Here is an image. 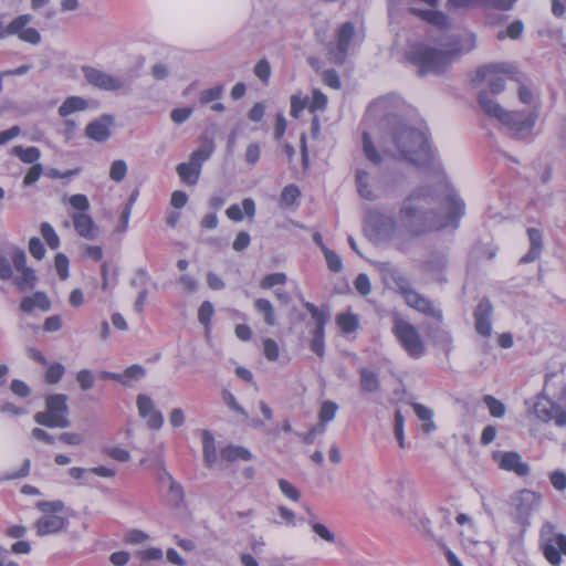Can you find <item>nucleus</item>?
<instances>
[{"mask_svg":"<svg viewBox=\"0 0 566 566\" xmlns=\"http://www.w3.org/2000/svg\"><path fill=\"white\" fill-rule=\"evenodd\" d=\"M304 307L315 321V328L313 331H324L325 324L328 321V314L310 302H305Z\"/></svg>","mask_w":566,"mask_h":566,"instance_id":"obj_37","label":"nucleus"},{"mask_svg":"<svg viewBox=\"0 0 566 566\" xmlns=\"http://www.w3.org/2000/svg\"><path fill=\"white\" fill-rule=\"evenodd\" d=\"M369 175L364 170H358L356 174L357 189L361 198L374 201L378 198V195L369 184Z\"/></svg>","mask_w":566,"mask_h":566,"instance_id":"obj_31","label":"nucleus"},{"mask_svg":"<svg viewBox=\"0 0 566 566\" xmlns=\"http://www.w3.org/2000/svg\"><path fill=\"white\" fill-rule=\"evenodd\" d=\"M405 301L407 305L416 311L430 316L438 322L442 321V311L438 308L431 300L419 294L417 291L409 292Z\"/></svg>","mask_w":566,"mask_h":566,"instance_id":"obj_15","label":"nucleus"},{"mask_svg":"<svg viewBox=\"0 0 566 566\" xmlns=\"http://www.w3.org/2000/svg\"><path fill=\"white\" fill-rule=\"evenodd\" d=\"M434 202L432 190L421 187L412 191L399 209L398 222L410 235H420L427 231L443 229L453 224L464 213V203L455 195H450L443 202L446 214H437L431 206Z\"/></svg>","mask_w":566,"mask_h":566,"instance_id":"obj_1","label":"nucleus"},{"mask_svg":"<svg viewBox=\"0 0 566 566\" xmlns=\"http://www.w3.org/2000/svg\"><path fill=\"white\" fill-rule=\"evenodd\" d=\"M263 353L269 360L275 361L280 355V349L276 342L272 338H265L263 340Z\"/></svg>","mask_w":566,"mask_h":566,"instance_id":"obj_58","label":"nucleus"},{"mask_svg":"<svg viewBox=\"0 0 566 566\" xmlns=\"http://www.w3.org/2000/svg\"><path fill=\"white\" fill-rule=\"evenodd\" d=\"M380 271L385 279L390 280L397 286L405 300L407 298L409 292H415V290L410 286L409 280L406 277V275L391 263H382Z\"/></svg>","mask_w":566,"mask_h":566,"instance_id":"obj_18","label":"nucleus"},{"mask_svg":"<svg viewBox=\"0 0 566 566\" xmlns=\"http://www.w3.org/2000/svg\"><path fill=\"white\" fill-rule=\"evenodd\" d=\"M566 379L563 373L545 376L544 388L537 395L534 413L543 422L554 420L558 427L566 426Z\"/></svg>","mask_w":566,"mask_h":566,"instance_id":"obj_4","label":"nucleus"},{"mask_svg":"<svg viewBox=\"0 0 566 566\" xmlns=\"http://www.w3.org/2000/svg\"><path fill=\"white\" fill-rule=\"evenodd\" d=\"M69 202L72 208L81 211L80 213H85L90 209V201L85 195H73L69 198Z\"/></svg>","mask_w":566,"mask_h":566,"instance_id":"obj_60","label":"nucleus"},{"mask_svg":"<svg viewBox=\"0 0 566 566\" xmlns=\"http://www.w3.org/2000/svg\"><path fill=\"white\" fill-rule=\"evenodd\" d=\"M493 313V306L488 298H482L475 311H474V319H475V331L484 337L491 335L492 324L491 316Z\"/></svg>","mask_w":566,"mask_h":566,"instance_id":"obj_16","label":"nucleus"},{"mask_svg":"<svg viewBox=\"0 0 566 566\" xmlns=\"http://www.w3.org/2000/svg\"><path fill=\"white\" fill-rule=\"evenodd\" d=\"M337 325L343 333H352L358 327V318L356 315L350 313H340L336 318Z\"/></svg>","mask_w":566,"mask_h":566,"instance_id":"obj_39","label":"nucleus"},{"mask_svg":"<svg viewBox=\"0 0 566 566\" xmlns=\"http://www.w3.org/2000/svg\"><path fill=\"white\" fill-rule=\"evenodd\" d=\"M72 219L74 229L80 237L87 240H94L97 237L98 228L88 214L74 213Z\"/></svg>","mask_w":566,"mask_h":566,"instance_id":"obj_22","label":"nucleus"},{"mask_svg":"<svg viewBox=\"0 0 566 566\" xmlns=\"http://www.w3.org/2000/svg\"><path fill=\"white\" fill-rule=\"evenodd\" d=\"M298 196H300L298 188L294 185H289L283 188L281 196H280V201L284 206H291L295 202V200L298 198Z\"/></svg>","mask_w":566,"mask_h":566,"instance_id":"obj_51","label":"nucleus"},{"mask_svg":"<svg viewBox=\"0 0 566 566\" xmlns=\"http://www.w3.org/2000/svg\"><path fill=\"white\" fill-rule=\"evenodd\" d=\"M354 285L356 291L363 296H366L371 292V284L369 277L365 273H360L357 275Z\"/></svg>","mask_w":566,"mask_h":566,"instance_id":"obj_59","label":"nucleus"},{"mask_svg":"<svg viewBox=\"0 0 566 566\" xmlns=\"http://www.w3.org/2000/svg\"><path fill=\"white\" fill-rule=\"evenodd\" d=\"M40 231H41L42 237L46 241L48 245L52 250H55L59 248V245H60L59 235L56 234L55 230L53 229V227L50 223H48V222L41 223Z\"/></svg>","mask_w":566,"mask_h":566,"instance_id":"obj_41","label":"nucleus"},{"mask_svg":"<svg viewBox=\"0 0 566 566\" xmlns=\"http://www.w3.org/2000/svg\"><path fill=\"white\" fill-rule=\"evenodd\" d=\"M255 76L263 83H268L271 76V65L268 60H260L254 66Z\"/></svg>","mask_w":566,"mask_h":566,"instance_id":"obj_56","label":"nucleus"},{"mask_svg":"<svg viewBox=\"0 0 566 566\" xmlns=\"http://www.w3.org/2000/svg\"><path fill=\"white\" fill-rule=\"evenodd\" d=\"M403 422L405 418L400 410L395 412L394 433L401 449L406 448L405 436H403Z\"/></svg>","mask_w":566,"mask_h":566,"instance_id":"obj_48","label":"nucleus"},{"mask_svg":"<svg viewBox=\"0 0 566 566\" xmlns=\"http://www.w3.org/2000/svg\"><path fill=\"white\" fill-rule=\"evenodd\" d=\"M54 265L59 277L61 280H66L69 277V259L66 255L57 253L54 259Z\"/></svg>","mask_w":566,"mask_h":566,"instance_id":"obj_54","label":"nucleus"},{"mask_svg":"<svg viewBox=\"0 0 566 566\" xmlns=\"http://www.w3.org/2000/svg\"><path fill=\"white\" fill-rule=\"evenodd\" d=\"M366 222L371 227L378 237L391 239L400 228L399 222L392 217L377 210H369L366 214Z\"/></svg>","mask_w":566,"mask_h":566,"instance_id":"obj_12","label":"nucleus"},{"mask_svg":"<svg viewBox=\"0 0 566 566\" xmlns=\"http://www.w3.org/2000/svg\"><path fill=\"white\" fill-rule=\"evenodd\" d=\"M64 366L60 363L52 364L45 373V381L48 384H57L64 375Z\"/></svg>","mask_w":566,"mask_h":566,"instance_id":"obj_50","label":"nucleus"},{"mask_svg":"<svg viewBox=\"0 0 566 566\" xmlns=\"http://www.w3.org/2000/svg\"><path fill=\"white\" fill-rule=\"evenodd\" d=\"M549 481L557 491L566 490V473L560 470H556L551 473Z\"/></svg>","mask_w":566,"mask_h":566,"instance_id":"obj_64","label":"nucleus"},{"mask_svg":"<svg viewBox=\"0 0 566 566\" xmlns=\"http://www.w3.org/2000/svg\"><path fill=\"white\" fill-rule=\"evenodd\" d=\"M176 171L182 182L195 186L199 180L201 168L189 160V163L179 164Z\"/></svg>","mask_w":566,"mask_h":566,"instance_id":"obj_28","label":"nucleus"},{"mask_svg":"<svg viewBox=\"0 0 566 566\" xmlns=\"http://www.w3.org/2000/svg\"><path fill=\"white\" fill-rule=\"evenodd\" d=\"M11 151L14 156H17L21 161L25 164H34L41 156L40 149L34 146H30L27 148L22 146H14Z\"/></svg>","mask_w":566,"mask_h":566,"instance_id":"obj_36","label":"nucleus"},{"mask_svg":"<svg viewBox=\"0 0 566 566\" xmlns=\"http://www.w3.org/2000/svg\"><path fill=\"white\" fill-rule=\"evenodd\" d=\"M326 103H327V97L325 94H323L321 91L318 90H314L313 91V95H312V101L308 105V108L312 113L318 111V109H324L325 106H326Z\"/></svg>","mask_w":566,"mask_h":566,"instance_id":"obj_61","label":"nucleus"},{"mask_svg":"<svg viewBox=\"0 0 566 566\" xmlns=\"http://www.w3.org/2000/svg\"><path fill=\"white\" fill-rule=\"evenodd\" d=\"M392 332L410 357L420 358L424 355V344L412 324L402 318H397Z\"/></svg>","mask_w":566,"mask_h":566,"instance_id":"obj_9","label":"nucleus"},{"mask_svg":"<svg viewBox=\"0 0 566 566\" xmlns=\"http://www.w3.org/2000/svg\"><path fill=\"white\" fill-rule=\"evenodd\" d=\"M363 149L366 158L375 165L381 163V156L375 148L371 137L367 132L363 133Z\"/></svg>","mask_w":566,"mask_h":566,"instance_id":"obj_38","label":"nucleus"},{"mask_svg":"<svg viewBox=\"0 0 566 566\" xmlns=\"http://www.w3.org/2000/svg\"><path fill=\"white\" fill-rule=\"evenodd\" d=\"M277 484H279L281 492L287 499L295 501V502L300 500V496H301L300 491L293 484H291L289 481H286L284 479H280Z\"/></svg>","mask_w":566,"mask_h":566,"instance_id":"obj_57","label":"nucleus"},{"mask_svg":"<svg viewBox=\"0 0 566 566\" xmlns=\"http://www.w3.org/2000/svg\"><path fill=\"white\" fill-rule=\"evenodd\" d=\"M113 124L114 117L112 115L104 114L86 126L85 135L97 143L106 142L111 136V126Z\"/></svg>","mask_w":566,"mask_h":566,"instance_id":"obj_17","label":"nucleus"},{"mask_svg":"<svg viewBox=\"0 0 566 566\" xmlns=\"http://www.w3.org/2000/svg\"><path fill=\"white\" fill-rule=\"evenodd\" d=\"M499 465L503 470L513 471L518 476H526L530 473V465L523 462L516 452L502 453Z\"/></svg>","mask_w":566,"mask_h":566,"instance_id":"obj_21","label":"nucleus"},{"mask_svg":"<svg viewBox=\"0 0 566 566\" xmlns=\"http://www.w3.org/2000/svg\"><path fill=\"white\" fill-rule=\"evenodd\" d=\"M517 0H448L453 8L491 7L499 10H511Z\"/></svg>","mask_w":566,"mask_h":566,"instance_id":"obj_20","label":"nucleus"},{"mask_svg":"<svg viewBox=\"0 0 566 566\" xmlns=\"http://www.w3.org/2000/svg\"><path fill=\"white\" fill-rule=\"evenodd\" d=\"M66 525L67 518L55 514H48L35 522V530L39 536H45L64 530Z\"/></svg>","mask_w":566,"mask_h":566,"instance_id":"obj_19","label":"nucleus"},{"mask_svg":"<svg viewBox=\"0 0 566 566\" xmlns=\"http://www.w3.org/2000/svg\"><path fill=\"white\" fill-rule=\"evenodd\" d=\"M34 308L48 312L51 308V301L44 292L38 291L32 296H25L20 303V310L31 313Z\"/></svg>","mask_w":566,"mask_h":566,"instance_id":"obj_25","label":"nucleus"},{"mask_svg":"<svg viewBox=\"0 0 566 566\" xmlns=\"http://www.w3.org/2000/svg\"><path fill=\"white\" fill-rule=\"evenodd\" d=\"M165 474L167 475V481L169 482V492L171 500L175 502V504H179L184 500L182 488L172 479V476L168 472H165Z\"/></svg>","mask_w":566,"mask_h":566,"instance_id":"obj_55","label":"nucleus"},{"mask_svg":"<svg viewBox=\"0 0 566 566\" xmlns=\"http://www.w3.org/2000/svg\"><path fill=\"white\" fill-rule=\"evenodd\" d=\"M359 384L361 390L365 392H376L380 389V381L377 373L368 368H360Z\"/></svg>","mask_w":566,"mask_h":566,"instance_id":"obj_30","label":"nucleus"},{"mask_svg":"<svg viewBox=\"0 0 566 566\" xmlns=\"http://www.w3.org/2000/svg\"><path fill=\"white\" fill-rule=\"evenodd\" d=\"M307 523L311 525L313 532L319 536L323 541L328 543L335 542V534L327 528L324 524L316 522V521H307Z\"/></svg>","mask_w":566,"mask_h":566,"instance_id":"obj_46","label":"nucleus"},{"mask_svg":"<svg viewBox=\"0 0 566 566\" xmlns=\"http://www.w3.org/2000/svg\"><path fill=\"white\" fill-rule=\"evenodd\" d=\"M338 406L336 402L329 400L324 401L318 413L321 424L332 421L335 418Z\"/></svg>","mask_w":566,"mask_h":566,"instance_id":"obj_40","label":"nucleus"},{"mask_svg":"<svg viewBox=\"0 0 566 566\" xmlns=\"http://www.w3.org/2000/svg\"><path fill=\"white\" fill-rule=\"evenodd\" d=\"M36 507L44 513V515L48 514H55L62 512L64 510V503L60 500L56 501H40L36 503Z\"/></svg>","mask_w":566,"mask_h":566,"instance_id":"obj_44","label":"nucleus"},{"mask_svg":"<svg viewBox=\"0 0 566 566\" xmlns=\"http://www.w3.org/2000/svg\"><path fill=\"white\" fill-rule=\"evenodd\" d=\"M355 35V25L352 22H345L338 30L337 50L342 55V61L349 49L350 41Z\"/></svg>","mask_w":566,"mask_h":566,"instance_id":"obj_29","label":"nucleus"},{"mask_svg":"<svg viewBox=\"0 0 566 566\" xmlns=\"http://www.w3.org/2000/svg\"><path fill=\"white\" fill-rule=\"evenodd\" d=\"M388 137L392 147H389L384 138L381 143L384 154L398 157L417 167H434L436 157L423 132L401 123Z\"/></svg>","mask_w":566,"mask_h":566,"instance_id":"obj_2","label":"nucleus"},{"mask_svg":"<svg viewBox=\"0 0 566 566\" xmlns=\"http://www.w3.org/2000/svg\"><path fill=\"white\" fill-rule=\"evenodd\" d=\"M255 310L263 315L264 322L269 326L276 325V317L272 303L266 298H256L254 301Z\"/></svg>","mask_w":566,"mask_h":566,"instance_id":"obj_35","label":"nucleus"},{"mask_svg":"<svg viewBox=\"0 0 566 566\" xmlns=\"http://www.w3.org/2000/svg\"><path fill=\"white\" fill-rule=\"evenodd\" d=\"M220 454H221L222 459H224L229 462H233L237 460H242V461L252 460L251 452L247 448H243L240 446H227L226 448H223L221 450Z\"/></svg>","mask_w":566,"mask_h":566,"instance_id":"obj_33","label":"nucleus"},{"mask_svg":"<svg viewBox=\"0 0 566 566\" xmlns=\"http://www.w3.org/2000/svg\"><path fill=\"white\" fill-rule=\"evenodd\" d=\"M323 253H324V256L326 260L327 268L332 272H335V273L340 272L343 269V262H342L340 256L336 252L329 250L328 248H324Z\"/></svg>","mask_w":566,"mask_h":566,"instance_id":"obj_47","label":"nucleus"},{"mask_svg":"<svg viewBox=\"0 0 566 566\" xmlns=\"http://www.w3.org/2000/svg\"><path fill=\"white\" fill-rule=\"evenodd\" d=\"M287 277L285 273L276 272L265 275L261 282L260 287L263 290H270L275 285H283L285 284Z\"/></svg>","mask_w":566,"mask_h":566,"instance_id":"obj_43","label":"nucleus"},{"mask_svg":"<svg viewBox=\"0 0 566 566\" xmlns=\"http://www.w3.org/2000/svg\"><path fill=\"white\" fill-rule=\"evenodd\" d=\"M214 142L212 138L202 136L201 145L190 154V161L201 168L203 161L208 160L214 151Z\"/></svg>","mask_w":566,"mask_h":566,"instance_id":"obj_27","label":"nucleus"},{"mask_svg":"<svg viewBox=\"0 0 566 566\" xmlns=\"http://www.w3.org/2000/svg\"><path fill=\"white\" fill-rule=\"evenodd\" d=\"M312 334L313 337L310 343V348L318 357H323L325 353L324 331H313Z\"/></svg>","mask_w":566,"mask_h":566,"instance_id":"obj_49","label":"nucleus"},{"mask_svg":"<svg viewBox=\"0 0 566 566\" xmlns=\"http://www.w3.org/2000/svg\"><path fill=\"white\" fill-rule=\"evenodd\" d=\"M87 108V101L80 96L67 97L59 107V115L66 117L74 112L84 111Z\"/></svg>","mask_w":566,"mask_h":566,"instance_id":"obj_34","label":"nucleus"},{"mask_svg":"<svg viewBox=\"0 0 566 566\" xmlns=\"http://www.w3.org/2000/svg\"><path fill=\"white\" fill-rule=\"evenodd\" d=\"M202 451L207 467L212 468L217 461V450L214 446V438L208 430L202 431Z\"/></svg>","mask_w":566,"mask_h":566,"instance_id":"obj_32","label":"nucleus"},{"mask_svg":"<svg viewBox=\"0 0 566 566\" xmlns=\"http://www.w3.org/2000/svg\"><path fill=\"white\" fill-rule=\"evenodd\" d=\"M410 12L421 17L424 21L430 24L436 25L440 30H446L450 28V19L447 14L441 11L433 10H419L416 8H411Z\"/></svg>","mask_w":566,"mask_h":566,"instance_id":"obj_26","label":"nucleus"},{"mask_svg":"<svg viewBox=\"0 0 566 566\" xmlns=\"http://www.w3.org/2000/svg\"><path fill=\"white\" fill-rule=\"evenodd\" d=\"M127 174V165L124 160H114L109 169V178L116 182H120Z\"/></svg>","mask_w":566,"mask_h":566,"instance_id":"obj_45","label":"nucleus"},{"mask_svg":"<svg viewBox=\"0 0 566 566\" xmlns=\"http://www.w3.org/2000/svg\"><path fill=\"white\" fill-rule=\"evenodd\" d=\"M67 396L64 394H53L45 398V410L34 415V421L48 428H69Z\"/></svg>","mask_w":566,"mask_h":566,"instance_id":"obj_6","label":"nucleus"},{"mask_svg":"<svg viewBox=\"0 0 566 566\" xmlns=\"http://www.w3.org/2000/svg\"><path fill=\"white\" fill-rule=\"evenodd\" d=\"M523 29H524V25L522 23V21L520 20H516L514 22H512L505 32L503 31H500L496 35V38L499 40H503L505 36H509L511 39H517L521 36L522 32H523Z\"/></svg>","mask_w":566,"mask_h":566,"instance_id":"obj_52","label":"nucleus"},{"mask_svg":"<svg viewBox=\"0 0 566 566\" xmlns=\"http://www.w3.org/2000/svg\"><path fill=\"white\" fill-rule=\"evenodd\" d=\"M136 405L138 415L147 419V426L151 430H158L164 424V416L160 411L156 410L153 399L144 394L137 396Z\"/></svg>","mask_w":566,"mask_h":566,"instance_id":"obj_14","label":"nucleus"},{"mask_svg":"<svg viewBox=\"0 0 566 566\" xmlns=\"http://www.w3.org/2000/svg\"><path fill=\"white\" fill-rule=\"evenodd\" d=\"M82 72L87 83L99 90L118 91L124 85L118 77L112 76L93 66L84 65Z\"/></svg>","mask_w":566,"mask_h":566,"instance_id":"obj_13","label":"nucleus"},{"mask_svg":"<svg viewBox=\"0 0 566 566\" xmlns=\"http://www.w3.org/2000/svg\"><path fill=\"white\" fill-rule=\"evenodd\" d=\"M223 94V86L217 85L214 87L203 90L200 93L199 101L201 104H208L212 101L219 99Z\"/></svg>","mask_w":566,"mask_h":566,"instance_id":"obj_53","label":"nucleus"},{"mask_svg":"<svg viewBox=\"0 0 566 566\" xmlns=\"http://www.w3.org/2000/svg\"><path fill=\"white\" fill-rule=\"evenodd\" d=\"M76 380L80 384L82 390H88L94 385V376L88 369L80 370L76 375Z\"/></svg>","mask_w":566,"mask_h":566,"instance_id":"obj_63","label":"nucleus"},{"mask_svg":"<svg viewBox=\"0 0 566 566\" xmlns=\"http://www.w3.org/2000/svg\"><path fill=\"white\" fill-rule=\"evenodd\" d=\"M8 254L14 269L20 273L19 276L11 279L13 280V284L20 291L32 290L35 286L38 277L35 271L32 268L27 266L25 252L18 247H12Z\"/></svg>","mask_w":566,"mask_h":566,"instance_id":"obj_11","label":"nucleus"},{"mask_svg":"<svg viewBox=\"0 0 566 566\" xmlns=\"http://www.w3.org/2000/svg\"><path fill=\"white\" fill-rule=\"evenodd\" d=\"M29 251H30L31 255L33 258H35L36 260H42L44 258V255H45L44 244L36 237H33V238L30 239V241H29Z\"/></svg>","mask_w":566,"mask_h":566,"instance_id":"obj_62","label":"nucleus"},{"mask_svg":"<svg viewBox=\"0 0 566 566\" xmlns=\"http://www.w3.org/2000/svg\"><path fill=\"white\" fill-rule=\"evenodd\" d=\"M440 45L441 49H436L417 44L409 52V60L418 65L420 76L441 73L451 63L453 56L472 51L475 48V35L473 33H465L462 38L451 35Z\"/></svg>","mask_w":566,"mask_h":566,"instance_id":"obj_3","label":"nucleus"},{"mask_svg":"<svg viewBox=\"0 0 566 566\" xmlns=\"http://www.w3.org/2000/svg\"><path fill=\"white\" fill-rule=\"evenodd\" d=\"M21 19L23 22L20 23L19 31L17 33H13V35H17L23 42L30 43L32 45H38L42 40L40 32L35 28H27L28 24H30L33 19L32 15L25 13L14 18V20Z\"/></svg>","mask_w":566,"mask_h":566,"instance_id":"obj_23","label":"nucleus"},{"mask_svg":"<svg viewBox=\"0 0 566 566\" xmlns=\"http://www.w3.org/2000/svg\"><path fill=\"white\" fill-rule=\"evenodd\" d=\"M502 74H507L513 78L517 71L514 65L509 63L486 64L476 71L474 82H486L492 94H500L505 87Z\"/></svg>","mask_w":566,"mask_h":566,"instance_id":"obj_10","label":"nucleus"},{"mask_svg":"<svg viewBox=\"0 0 566 566\" xmlns=\"http://www.w3.org/2000/svg\"><path fill=\"white\" fill-rule=\"evenodd\" d=\"M539 545L545 558L553 565L562 563L560 554L566 555V535L558 533L551 522H545L539 531Z\"/></svg>","mask_w":566,"mask_h":566,"instance_id":"obj_7","label":"nucleus"},{"mask_svg":"<svg viewBox=\"0 0 566 566\" xmlns=\"http://www.w3.org/2000/svg\"><path fill=\"white\" fill-rule=\"evenodd\" d=\"M527 237L530 240V250L520 260L521 263H531L537 260L543 251V237L542 232L535 228L527 229Z\"/></svg>","mask_w":566,"mask_h":566,"instance_id":"obj_24","label":"nucleus"},{"mask_svg":"<svg viewBox=\"0 0 566 566\" xmlns=\"http://www.w3.org/2000/svg\"><path fill=\"white\" fill-rule=\"evenodd\" d=\"M542 502V494L528 489H523L510 497L511 514L513 520L522 526L530 525V518Z\"/></svg>","mask_w":566,"mask_h":566,"instance_id":"obj_8","label":"nucleus"},{"mask_svg":"<svg viewBox=\"0 0 566 566\" xmlns=\"http://www.w3.org/2000/svg\"><path fill=\"white\" fill-rule=\"evenodd\" d=\"M484 403L486 405L490 413L495 418H502L505 415V406L502 401L494 398L493 396H485L483 398Z\"/></svg>","mask_w":566,"mask_h":566,"instance_id":"obj_42","label":"nucleus"},{"mask_svg":"<svg viewBox=\"0 0 566 566\" xmlns=\"http://www.w3.org/2000/svg\"><path fill=\"white\" fill-rule=\"evenodd\" d=\"M478 102L488 116L494 117L500 123L507 126L513 132L514 138H522L524 135L530 134L537 119L536 112L505 111L484 91L479 93Z\"/></svg>","mask_w":566,"mask_h":566,"instance_id":"obj_5","label":"nucleus"}]
</instances>
